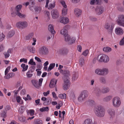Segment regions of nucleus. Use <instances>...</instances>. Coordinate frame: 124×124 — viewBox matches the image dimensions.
Masks as SVG:
<instances>
[{
	"label": "nucleus",
	"instance_id": "54",
	"mask_svg": "<svg viewBox=\"0 0 124 124\" xmlns=\"http://www.w3.org/2000/svg\"><path fill=\"white\" fill-rule=\"evenodd\" d=\"M1 116L4 118H5L6 117V112L4 111L1 114Z\"/></svg>",
	"mask_w": 124,
	"mask_h": 124
},
{
	"label": "nucleus",
	"instance_id": "39",
	"mask_svg": "<svg viewBox=\"0 0 124 124\" xmlns=\"http://www.w3.org/2000/svg\"><path fill=\"white\" fill-rule=\"evenodd\" d=\"M33 71H32L31 70H29L26 73V75L27 77L28 78H30L33 75L31 74L32 72H33Z\"/></svg>",
	"mask_w": 124,
	"mask_h": 124
},
{
	"label": "nucleus",
	"instance_id": "10",
	"mask_svg": "<svg viewBox=\"0 0 124 124\" xmlns=\"http://www.w3.org/2000/svg\"><path fill=\"white\" fill-rule=\"evenodd\" d=\"M52 18L54 19H57L59 16L58 11L56 9H53L51 12Z\"/></svg>",
	"mask_w": 124,
	"mask_h": 124
},
{
	"label": "nucleus",
	"instance_id": "28",
	"mask_svg": "<svg viewBox=\"0 0 124 124\" xmlns=\"http://www.w3.org/2000/svg\"><path fill=\"white\" fill-rule=\"evenodd\" d=\"M101 3V1L99 0H91L90 2L91 5H93L94 4H100Z\"/></svg>",
	"mask_w": 124,
	"mask_h": 124
},
{
	"label": "nucleus",
	"instance_id": "3",
	"mask_svg": "<svg viewBox=\"0 0 124 124\" xmlns=\"http://www.w3.org/2000/svg\"><path fill=\"white\" fill-rule=\"evenodd\" d=\"M88 94V91L86 90L82 91L78 98V101L82 102L87 97Z\"/></svg>",
	"mask_w": 124,
	"mask_h": 124
},
{
	"label": "nucleus",
	"instance_id": "2",
	"mask_svg": "<svg viewBox=\"0 0 124 124\" xmlns=\"http://www.w3.org/2000/svg\"><path fill=\"white\" fill-rule=\"evenodd\" d=\"M95 73L100 76H104L107 75L108 73V70L107 68H104L102 69L98 68L95 70Z\"/></svg>",
	"mask_w": 124,
	"mask_h": 124
},
{
	"label": "nucleus",
	"instance_id": "9",
	"mask_svg": "<svg viewBox=\"0 0 124 124\" xmlns=\"http://www.w3.org/2000/svg\"><path fill=\"white\" fill-rule=\"evenodd\" d=\"M48 52V48L45 46H43L40 48L39 51V54L43 55L47 54Z\"/></svg>",
	"mask_w": 124,
	"mask_h": 124
},
{
	"label": "nucleus",
	"instance_id": "42",
	"mask_svg": "<svg viewBox=\"0 0 124 124\" xmlns=\"http://www.w3.org/2000/svg\"><path fill=\"white\" fill-rule=\"evenodd\" d=\"M86 102L88 105L90 106H92L94 104V101L92 100H89Z\"/></svg>",
	"mask_w": 124,
	"mask_h": 124
},
{
	"label": "nucleus",
	"instance_id": "17",
	"mask_svg": "<svg viewBox=\"0 0 124 124\" xmlns=\"http://www.w3.org/2000/svg\"><path fill=\"white\" fill-rule=\"evenodd\" d=\"M60 22L65 24L69 22V20L68 18L67 17H62L60 18Z\"/></svg>",
	"mask_w": 124,
	"mask_h": 124
},
{
	"label": "nucleus",
	"instance_id": "44",
	"mask_svg": "<svg viewBox=\"0 0 124 124\" xmlns=\"http://www.w3.org/2000/svg\"><path fill=\"white\" fill-rule=\"evenodd\" d=\"M58 96L61 99H65L66 98V94L65 93L60 94Z\"/></svg>",
	"mask_w": 124,
	"mask_h": 124
},
{
	"label": "nucleus",
	"instance_id": "52",
	"mask_svg": "<svg viewBox=\"0 0 124 124\" xmlns=\"http://www.w3.org/2000/svg\"><path fill=\"white\" fill-rule=\"evenodd\" d=\"M19 110L21 113L22 114L24 111V108L23 106H21L19 108Z\"/></svg>",
	"mask_w": 124,
	"mask_h": 124
},
{
	"label": "nucleus",
	"instance_id": "57",
	"mask_svg": "<svg viewBox=\"0 0 124 124\" xmlns=\"http://www.w3.org/2000/svg\"><path fill=\"white\" fill-rule=\"evenodd\" d=\"M119 44L120 45H123L124 44V37L120 41Z\"/></svg>",
	"mask_w": 124,
	"mask_h": 124
},
{
	"label": "nucleus",
	"instance_id": "47",
	"mask_svg": "<svg viewBox=\"0 0 124 124\" xmlns=\"http://www.w3.org/2000/svg\"><path fill=\"white\" fill-rule=\"evenodd\" d=\"M42 121L39 119H37L35 121V124H42Z\"/></svg>",
	"mask_w": 124,
	"mask_h": 124
},
{
	"label": "nucleus",
	"instance_id": "1",
	"mask_svg": "<svg viewBox=\"0 0 124 124\" xmlns=\"http://www.w3.org/2000/svg\"><path fill=\"white\" fill-rule=\"evenodd\" d=\"M94 111L96 115L99 117L103 116L105 114V111L100 106H96L94 108Z\"/></svg>",
	"mask_w": 124,
	"mask_h": 124
},
{
	"label": "nucleus",
	"instance_id": "43",
	"mask_svg": "<svg viewBox=\"0 0 124 124\" xmlns=\"http://www.w3.org/2000/svg\"><path fill=\"white\" fill-rule=\"evenodd\" d=\"M33 36V33H31L29 34L28 35L26 36V39L28 40L31 39Z\"/></svg>",
	"mask_w": 124,
	"mask_h": 124
},
{
	"label": "nucleus",
	"instance_id": "38",
	"mask_svg": "<svg viewBox=\"0 0 124 124\" xmlns=\"http://www.w3.org/2000/svg\"><path fill=\"white\" fill-rule=\"evenodd\" d=\"M15 33V31H9L7 35L8 37V38L12 37L14 35Z\"/></svg>",
	"mask_w": 124,
	"mask_h": 124
},
{
	"label": "nucleus",
	"instance_id": "21",
	"mask_svg": "<svg viewBox=\"0 0 124 124\" xmlns=\"http://www.w3.org/2000/svg\"><path fill=\"white\" fill-rule=\"evenodd\" d=\"M48 30L52 34H54L55 33V31L52 25L50 24L48 27Z\"/></svg>",
	"mask_w": 124,
	"mask_h": 124
},
{
	"label": "nucleus",
	"instance_id": "33",
	"mask_svg": "<svg viewBox=\"0 0 124 124\" xmlns=\"http://www.w3.org/2000/svg\"><path fill=\"white\" fill-rule=\"evenodd\" d=\"M100 82L103 84H105L106 83V80L105 78L103 77H101L99 78Z\"/></svg>",
	"mask_w": 124,
	"mask_h": 124
},
{
	"label": "nucleus",
	"instance_id": "59",
	"mask_svg": "<svg viewBox=\"0 0 124 124\" xmlns=\"http://www.w3.org/2000/svg\"><path fill=\"white\" fill-rule=\"evenodd\" d=\"M71 98L73 100L75 99V94L73 93H72L71 95Z\"/></svg>",
	"mask_w": 124,
	"mask_h": 124
},
{
	"label": "nucleus",
	"instance_id": "51",
	"mask_svg": "<svg viewBox=\"0 0 124 124\" xmlns=\"http://www.w3.org/2000/svg\"><path fill=\"white\" fill-rule=\"evenodd\" d=\"M10 68V66H8L6 69L5 71V75H6L8 73L9 70Z\"/></svg>",
	"mask_w": 124,
	"mask_h": 124
},
{
	"label": "nucleus",
	"instance_id": "4",
	"mask_svg": "<svg viewBox=\"0 0 124 124\" xmlns=\"http://www.w3.org/2000/svg\"><path fill=\"white\" fill-rule=\"evenodd\" d=\"M112 102L114 107L118 108L120 106L121 104L120 99L118 97H116L113 99Z\"/></svg>",
	"mask_w": 124,
	"mask_h": 124
},
{
	"label": "nucleus",
	"instance_id": "63",
	"mask_svg": "<svg viewBox=\"0 0 124 124\" xmlns=\"http://www.w3.org/2000/svg\"><path fill=\"white\" fill-rule=\"evenodd\" d=\"M51 101L52 99L48 97L47 98V102L49 105L51 103Z\"/></svg>",
	"mask_w": 124,
	"mask_h": 124
},
{
	"label": "nucleus",
	"instance_id": "61",
	"mask_svg": "<svg viewBox=\"0 0 124 124\" xmlns=\"http://www.w3.org/2000/svg\"><path fill=\"white\" fill-rule=\"evenodd\" d=\"M53 98L55 99H57L58 97L56 96V94L54 92H53L52 93Z\"/></svg>",
	"mask_w": 124,
	"mask_h": 124
},
{
	"label": "nucleus",
	"instance_id": "46",
	"mask_svg": "<svg viewBox=\"0 0 124 124\" xmlns=\"http://www.w3.org/2000/svg\"><path fill=\"white\" fill-rule=\"evenodd\" d=\"M5 36L2 33H0V42L2 41L4 39Z\"/></svg>",
	"mask_w": 124,
	"mask_h": 124
},
{
	"label": "nucleus",
	"instance_id": "40",
	"mask_svg": "<svg viewBox=\"0 0 124 124\" xmlns=\"http://www.w3.org/2000/svg\"><path fill=\"white\" fill-rule=\"evenodd\" d=\"M13 76V73H9L7 75L5 76L4 78L6 79H8L12 77Z\"/></svg>",
	"mask_w": 124,
	"mask_h": 124
},
{
	"label": "nucleus",
	"instance_id": "26",
	"mask_svg": "<svg viewBox=\"0 0 124 124\" xmlns=\"http://www.w3.org/2000/svg\"><path fill=\"white\" fill-rule=\"evenodd\" d=\"M72 75V80L74 81L76 80L78 78V75L77 73L75 72H73Z\"/></svg>",
	"mask_w": 124,
	"mask_h": 124
},
{
	"label": "nucleus",
	"instance_id": "49",
	"mask_svg": "<svg viewBox=\"0 0 124 124\" xmlns=\"http://www.w3.org/2000/svg\"><path fill=\"white\" fill-rule=\"evenodd\" d=\"M60 3L62 5L64 8H67V6L65 4V2L63 0H61L60 2Z\"/></svg>",
	"mask_w": 124,
	"mask_h": 124
},
{
	"label": "nucleus",
	"instance_id": "23",
	"mask_svg": "<svg viewBox=\"0 0 124 124\" xmlns=\"http://www.w3.org/2000/svg\"><path fill=\"white\" fill-rule=\"evenodd\" d=\"M94 92L97 96H98L100 95L101 93L100 89L98 88H95L94 89Z\"/></svg>",
	"mask_w": 124,
	"mask_h": 124
},
{
	"label": "nucleus",
	"instance_id": "29",
	"mask_svg": "<svg viewBox=\"0 0 124 124\" xmlns=\"http://www.w3.org/2000/svg\"><path fill=\"white\" fill-rule=\"evenodd\" d=\"M83 124H93L92 120L90 119H87L84 121Z\"/></svg>",
	"mask_w": 124,
	"mask_h": 124
},
{
	"label": "nucleus",
	"instance_id": "56",
	"mask_svg": "<svg viewBox=\"0 0 124 124\" xmlns=\"http://www.w3.org/2000/svg\"><path fill=\"white\" fill-rule=\"evenodd\" d=\"M70 26L69 25H66L65 26H64L63 27V29H64L65 30H67L68 31V30L70 29Z\"/></svg>",
	"mask_w": 124,
	"mask_h": 124
},
{
	"label": "nucleus",
	"instance_id": "18",
	"mask_svg": "<svg viewBox=\"0 0 124 124\" xmlns=\"http://www.w3.org/2000/svg\"><path fill=\"white\" fill-rule=\"evenodd\" d=\"M31 82L33 85L36 88H39L40 87L37 80H32Z\"/></svg>",
	"mask_w": 124,
	"mask_h": 124
},
{
	"label": "nucleus",
	"instance_id": "6",
	"mask_svg": "<svg viewBox=\"0 0 124 124\" xmlns=\"http://www.w3.org/2000/svg\"><path fill=\"white\" fill-rule=\"evenodd\" d=\"M114 25L113 23H107L105 24V28L107 30V31L108 34L112 35Z\"/></svg>",
	"mask_w": 124,
	"mask_h": 124
},
{
	"label": "nucleus",
	"instance_id": "25",
	"mask_svg": "<svg viewBox=\"0 0 124 124\" xmlns=\"http://www.w3.org/2000/svg\"><path fill=\"white\" fill-rule=\"evenodd\" d=\"M27 48L29 51L31 53L34 54L35 52V49L32 46H28Z\"/></svg>",
	"mask_w": 124,
	"mask_h": 124
},
{
	"label": "nucleus",
	"instance_id": "16",
	"mask_svg": "<svg viewBox=\"0 0 124 124\" xmlns=\"http://www.w3.org/2000/svg\"><path fill=\"white\" fill-rule=\"evenodd\" d=\"M57 81V80L55 79L52 80L50 82L49 85V87L52 88L56 86V85H55L56 84Z\"/></svg>",
	"mask_w": 124,
	"mask_h": 124
},
{
	"label": "nucleus",
	"instance_id": "55",
	"mask_svg": "<svg viewBox=\"0 0 124 124\" xmlns=\"http://www.w3.org/2000/svg\"><path fill=\"white\" fill-rule=\"evenodd\" d=\"M88 53V50H86L84 51L82 53V54L85 56H87Z\"/></svg>",
	"mask_w": 124,
	"mask_h": 124
},
{
	"label": "nucleus",
	"instance_id": "35",
	"mask_svg": "<svg viewBox=\"0 0 124 124\" xmlns=\"http://www.w3.org/2000/svg\"><path fill=\"white\" fill-rule=\"evenodd\" d=\"M118 20L117 21H120L122 22H124V15H119L118 17Z\"/></svg>",
	"mask_w": 124,
	"mask_h": 124
},
{
	"label": "nucleus",
	"instance_id": "62",
	"mask_svg": "<svg viewBox=\"0 0 124 124\" xmlns=\"http://www.w3.org/2000/svg\"><path fill=\"white\" fill-rule=\"evenodd\" d=\"M55 4H54L50 3L49 5V7L51 9L55 7Z\"/></svg>",
	"mask_w": 124,
	"mask_h": 124
},
{
	"label": "nucleus",
	"instance_id": "36",
	"mask_svg": "<svg viewBox=\"0 0 124 124\" xmlns=\"http://www.w3.org/2000/svg\"><path fill=\"white\" fill-rule=\"evenodd\" d=\"M68 9L67 8H63L62 12L63 16H65L67 14Z\"/></svg>",
	"mask_w": 124,
	"mask_h": 124
},
{
	"label": "nucleus",
	"instance_id": "58",
	"mask_svg": "<svg viewBox=\"0 0 124 124\" xmlns=\"http://www.w3.org/2000/svg\"><path fill=\"white\" fill-rule=\"evenodd\" d=\"M27 59H25L24 58L21 59L20 60V62H21L23 61H24V62L25 63H26L27 62Z\"/></svg>",
	"mask_w": 124,
	"mask_h": 124
},
{
	"label": "nucleus",
	"instance_id": "53",
	"mask_svg": "<svg viewBox=\"0 0 124 124\" xmlns=\"http://www.w3.org/2000/svg\"><path fill=\"white\" fill-rule=\"evenodd\" d=\"M30 5H31V6H33L35 4V3L34 2V0H30Z\"/></svg>",
	"mask_w": 124,
	"mask_h": 124
},
{
	"label": "nucleus",
	"instance_id": "50",
	"mask_svg": "<svg viewBox=\"0 0 124 124\" xmlns=\"http://www.w3.org/2000/svg\"><path fill=\"white\" fill-rule=\"evenodd\" d=\"M120 21H117V24L119 26L124 27V22Z\"/></svg>",
	"mask_w": 124,
	"mask_h": 124
},
{
	"label": "nucleus",
	"instance_id": "34",
	"mask_svg": "<svg viewBox=\"0 0 124 124\" xmlns=\"http://www.w3.org/2000/svg\"><path fill=\"white\" fill-rule=\"evenodd\" d=\"M19 120L20 121L24 123L27 122V120L26 118L25 117L22 116L18 118Z\"/></svg>",
	"mask_w": 124,
	"mask_h": 124
},
{
	"label": "nucleus",
	"instance_id": "5",
	"mask_svg": "<svg viewBox=\"0 0 124 124\" xmlns=\"http://www.w3.org/2000/svg\"><path fill=\"white\" fill-rule=\"evenodd\" d=\"M22 6L21 5H19L17 6L15 8L16 14L20 18H24L26 17V15L22 14L19 12Z\"/></svg>",
	"mask_w": 124,
	"mask_h": 124
},
{
	"label": "nucleus",
	"instance_id": "31",
	"mask_svg": "<svg viewBox=\"0 0 124 124\" xmlns=\"http://www.w3.org/2000/svg\"><path fill=\"white\" fill-rule=\"evenodd\" d=\"M112 98V96H108L104 98L103 99V101H108L111 99Z\"/></svg>",
	"mask_w": 124,
	"mask_h": 124
},
{
	"label": "nucleus",
	"instance_id": "32",
	"mask_svg": "<svg viewBox=\"0 0 124 124\" xmlns=\"http://www.w3.org/2000/svg\"><path fill=\"white\" fill-rule=\"evenodd\" d=\"M55 65V63H51L48 68L47 71L48 72L50 71L52 69L54 68Z\"/></svg>",
	"mask_w": 124,
	"mask_h": 124
},
{
	"label": "nucleus",
	"instance_id": "14",
	"mask_svg": "<svg viewBox=\"0 0 124 124\" xmlns=\"http://www.w3.org/2000/svg\"><path fill=\"white\" fill-rule=\"evenodd\" d=\"M108 112L110 116V119L113 117L114 116L115 113L114 109L111 108H109L108 110Z\"/></svg>",
	"mask_w": 124,
	"mask_h": 124
},
{
	"label": "nucleus",
	"instance_id": "19",
	"mask_svg": "<svg viewBox=\"0 0 124 124\" xmlns=\"http://www.w3.org/2000/svg\"><path fill=\"white\" fill-rule=\"evenodd\" d=\"M60 52L63 55H66L68 52V50L67 48L64 47L61 49L60 51Z\"/></svg>",
	"mask_w": 124,
	"mask_h": 124
},
{
	"label": "nucleus",
	"instance_id": "11",
	"mask_svg": "<svg viewBox=\"0 0 124 124\" xmlns=\"http://www.w3.org/2000/svg\"><path fill=\"white\" fill-rule=\"evenodd\" d=\"M27 25L26 22H19L16 24V26L18 28L20 29H24L26 27Z\"/></svg>",
	"mask_w": 124,
	"mask_h": 124
},
{
	"label": "nucleus",
	"instance_id": "7",
	"mask_svg": "<svg viewBox=\"0 0 124 124\" xmlns=\"http://www.w3.org/2000/svg\"><path fill=\"white\" fill-rule=\"evenodd\" d=\"M64 37L65 41L66 42H68V43L69 44H71L74 43L76 40L74 38H72L71 39L70 36L68 34L64 36Z\"/></svg>",
	"mask_w": 124,
	"mask_h": 124
},
{
	"label": "nucleus",
	"instance_id": "64",
	"mask_svg": "<svg viewBox=\"0 0 124 124\" xmlns=\"http://www.w3.org/2000/svg\"><path fill=\"white\" fill-rule=\"evenodd\" d=\"M29 111V113L30 114L31 116H33L34 115V111L33 110L31 109Z\"/></svg>",
	"mask_w": 124,
	"mask_h": 124
},
{
	"label": "nucleus",
	"instance_id": "12",
	"mask_svg": "<svg viewBox=\"0 0 124 124\" xmlns=\"http://www.w3.org/2000/svg\"><path fill=\"white\" fill-rule=\"evenodd\" d=\"M104 9L103 7L102 6H97L96 9V14L98 15L102 14L104 11Z\"/></svg>",
	"mask_w": 124,
	"mask_h": 124
},
{
	"label": "nucleus",
	"instance_id": "27",
	"mask_svg": "<svg viewBox=\"0 0 124 124\" xmlns=\"http://www.w3.org/2000/svg\"><path fill=\"white\" fill-rule=\"evenodd\" d=\"M84 57L82 56H81L79 60V63L81 66L83 65L84 63Z\"/></svg>",
	"mask_w": 124,
	"mask_h": 124
},
{
	"label": "nucleus",
	"instance_id": "30",
	"mask_svg": "<svg viewBox=\"0 0 124 124\" xmlns=\"http://www.w3.org/2000/svg\"><path fill=\"white\" fill-rule=\"evenodd\" d=\"M60 34L63 35L64 36L68 34V31H67L65 30L63 28L60 31Z\"/></svg>",
	"mask_w": 124,
	"mask_h": 124
},
{
	"label": "nucleus",
	"instance_id": "13",
	"mask_svg": "<svg viewBox=\"0 0 124 124\" xmlns=\"http://www.w3.org/2000/svg\"><path fill=\"white\" fill-rule=\"evenodd\" d=\"M66 80H64V83L63 86V89L65 91L69 88L70 83L69 80L66 79Z\"/></svg>",
	"mask_w": 124,
	"mask_h": 124
},
{
	"label": "nucleus",
	"instance_id": "20",
	"mask_svg": "<svg viewBox=\"0 0 124 124\" xmlns=\"http://www.w3.org/2000/svg\"><path fill=\"white\" fill-rule=\"evenodd\" d=\"M74 12L76 16L78 17L81 15L82 11L80 9L78 8H76L74 9Z\"/></svg>",
	"mask_w": 124,
	"mask_h": 124
},
{
	"label": "nucleus",
	"instance_id": "24",
	"mask_svg": "<svg viewBox=\"0 0 124 124\" xmlns=\"http://www.w3.org/2000/svg\"><path fill=\"white\" fill-rule=\"evenodd\" d=\"M110 89L108 87H104L101 90V92L102 93H105L108 92Z\"/></svg>",
	"mask_w": 124,
	"mask_h": 124
},
{
	"label": "nucleus",
	"instance_id": "45",
	"mask_svg": "<svg viewBox=\"0 0 124 124\" xmlns=\"http://www.w3.org/2000/svg\"><path fill=\"white\" fill-rule=\"evenodd\" d=\"M111 48L109 47H104L103 49V50L106 52H109L111 51Z\"/></svg>",
	"mask_w": 124,
	"mask_h": 124
},
{
	"label": "nucleus",
	"instance_id": "37",
	"mask_svg": "<svg viewBox=\"0 0 124 124\" xmlns=\"http://www.w3.org/2000/svg\"><path fill=\"white\" fill-rule=\"evenodd\" d=\"M21 67L23 68L22 70L23 71H24L28 69V66L27 65L25 66V64H24L23 63L21 65Z\"/></svg>",
	"mask_w": 124,
	"mask_h": 124
},
{
	"label": "nucleus",
	"instance_id": "22",
	"mask_svg": "<svg viewBox=\"0 0 124 124\" xmlns=\"http://www.w3.org/2000/svg\"><path fill=\"white\" fill-rule=\"evenodd\" d=\"M104 54H101L97 57L98 60L99 62H103V61Z\"/></svg>",
	"mask_w": 124,
	"mask_h": 124
},
{
	"label": "nucleus",
	"instance_id": "41",
	"mask_svg": "<svg viewBox=\"0 0 124 124\" xmlns=\"http://www.w3.org/2000/svg\"><path fill=\"white\" fill-rule=\"evenodd\" d=\"M104 60L103 62H107L109 61V58L108 56L104 54Z\"/></svg>",
	"mask_w": 124,
	"mask_h": 124
},
{
	"label": "nucleus",
	"instance_id": "60",
	"mask_svg": "<svg viewBox=\"0 0 124 124\" xmlns=\"http://www.w3.org/2000/svg\"><path fill=\"white\" fill-rule=\"evenodd\" d=\"M5 58H7L9 57L10 55L7 52H4V53Z\"/></svg>",
	"mask_w": 124,
	"mask_h": 124
},
{
	"label": "nucleus",
	"instance_id": "8",
	"mask_svg": "<svg viewBox=\"0 0 124 124\" xmlns=\"http://www.w3.org/2000/svg\"><path fill=\"white\" fill-rule=\"evenodd\" d=\"M60 73L64 75L63 79L64 80L65 79L69 80V76L70 75V72L68 70H63L62 69L60 71Z\"/></svg>",
	"mask_w": 124,
	"mask_h": 124
},
{
	"label": "nucleus",
	"instance_id": "48",
	"mask_svg": "<svg viewBox=\"0 0 124 124\" xmlns=\"http://www.w3.org/2000/svg\"><path fill=\"white\" fill-rule=\"evenodd\" d=\"M28 63L32 65H36L35 62L33 61V59H30V61Z\"/></svg>",
	"mask_w": 124,
	"mask_h": 124
},
{
	"label": "nucleus",
	"instance_id": "15",
	"mask_svg": "<svg viewBox=\"0 0 124 124\" xmlns=\"http://www.w3.org/2000/svg\"><path fill=\"white\" fill-rule=\"evenodd\" d=\"M116 33L118 35H121L123 33V31L122 29L120 27L116 28L115 30Z\"/></svg>",
	"mask_w": 124,
	"mask_h": 124
}]
</instances>
